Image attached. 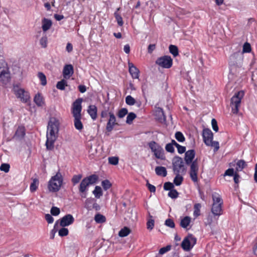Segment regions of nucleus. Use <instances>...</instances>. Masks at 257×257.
<instances>
[{
	"label": "nucleus",
	"instance_id": "obj_1",
	"mask_svg": "<svg viewBox=\"0 0 257 257\" xmlns=\"http://www.w3.org/2000/svg\"><path fill=\"white\" fill-rule=\"evenodd\" d=\"M59 131V124L58 121L50 120L48 122L47 132L46 148L49 150H52L54 148V143L57 138V134Z\"/></svg>",
	"mask_w": 257,
	"mask_h": 257
},
{
	"label": "nucleus",
	"instance_id": "obj_2",
	"mask_svg": "<svg viewBox=\"0 0 257 257\" xmlns=\"http://www.w3.org/2000/svg\"><path fill=\"white\" fill-rule=\"evenodd\" d=\"M82 102V98H79L77 99L72 104V113L74 117V124L75 128L79 131H81L83 128V125L81 121L82 110L81 103Z\"/></svg>",
	"mask_w": 257,
	"mask_h": 257
},
{
	"label": "nucleus",
	"instance_id": "obj_3",
	"mask_svg": "<svg viewBox=\"0 0 257 257\" xmlns=\"http://www.w3.org/2000/svg\"><path fill=\"white\" fill-rule=\"evenodd\" d=\"M98 179V176L96 175L93 174L84 178L81 180L78 186L79 194L81 198H86L89 187L94 184Z\"/></svg>",
	"mask_w": 257,
	"mask_h": 257
},
{
	"label": "nucleus",
	"instance_id": "obj_4",
	"mask_svg": "<svg viewBox=\"0 0 257 257\" xmlns=\"http://www.w3.org/2000/svg\"><path fill=\"white\" fill-rule=\"evenodd\" d=\"M63 182V178L61 174L58 172L56 174L53 176L48 184V189L50 192H56L58 191Z\"/></svg>",
	"mask_w": 257,
	"mask_h": 257
},
{
	"label": "nucleus",
	"instance_id": "obj_5",
	"mask_svg": "<svg viewBox=\"0 0 257 257\" xmlns=\"http://www.w3.org/2000/svg\"><path fill=\"white\" fill-rule=\"evenodd\" d=\"M243 91H240L235 93L231 98L230 106L233 113L236 114L238 111V107L240 106L241 100L243 97Z\"/></svg>",
	"mask_w": 257,
	"mask_h": 257
},
{
	"label": "nucleus",
	"instance_id": "obj_6",
	"mask_svg": "<svg viewBox=\"0 0 257 257\" xmlns=\"http://www.w3.org/2000/svg\"><path fill=\"white\" fill-rule=\"evenodd\" d=\"M213 203L212 204L211 212L215 216H220L222 213V205L223 200L220 197L213 196Z\"/></svg>",
	"mask_w": 257,
	"mask_h": 257
},
{
	"label": "nucleus",
	"instance_id": "obj_7",
	"mask_svg": "<svg viewBox=\"0 0 257 257\" xmlns=\"http://www.w3.org/2000/svg\"><path fill=\"white\" fill-rule=\"evenodd\" d=\"M196 238L191 234L185 237L182 241L181 246L185 251H190L196 243Z\"/></svg>",
	"mask_w": 257,
	"mask_h": 257
},
{
	"label": "nucleus",
	"instance_id": "obj_8",
	"mask_svg": "<svg viewBox=\"0 0 257 257\" xmlns=\"http://www.w3.org/2000/svg\"><path fill=\"white\" fill-rule=\"evenodd\" d=\"M173 170L175 174H180L185 171L182 159L179 156H175L172 160Z\"/></svg>",
	"mask_w": 257,
	"mask_h": 257
},
{
	"label": "nucleus",
	"instance_id": "obj_9",
	"mask_svg": "<svg viewBox=\"0 0 257 257\" xmlns=\"http://www.w3.org/2000/svg\"><path fill=\"white\" fill-rule=\"evenodd\" d=\"M10 74L7 64L4 61H0V79L4 83L9 81Z\"/></svg>",
	"mask_w": 257,
	"mask_h": 257
},
{
	"label": "nucleus",
	"instance_id": "obj_10",
	"mask_svg": "<svg viewBox=\"0 0 257 257\" xmlns=\"http://www.w3.org/2000/svg\"><path fill=\"white\" fill-rule=\"evenodd\" d=\"M190 165V169L189 171L190 177L193 182L194 183L198 182V173L199 171V165L197 160L196 159Z\"/></svg>",
	"mask_w": 257,
	"mask_h": 257
},
{
	"label": "nucleus",
	"instance_id": "obj_11",
	"mask_svg": "<svg viewBox=\"0 0 257 257\" xmlns=\"http://www.w3.org/2000/svg\"><path fill=\"white\" fill-rule=\"evenodd\" d=\"M156 64L164 68H170L172 67L173 60L169 56H164L158 58L156 61Z\"/></svg>",
	"mask_w": 257,
	"mask_h": 257
},
{
	"label": "nucleus",
	"instance_id": "obj_12",
	"mask_svg": "<svg viewBox=\"0 0 257 257\" xmlns=\"http://www.w3.org/2000/svg\"><path fill=\"white\" fill-rule=\"evenodd\" d=\"M59 221V226L65 227L72 224L74 222V218L71 214H68L58 220Z\"/></svg>",
	"mask_w": 257,
	"mask_h": 257
},
{
	"label": "nucleus",
	"instance_id": "obj_13",
	"mask_svg": "<svg viewBox=\"0 0 257 257\" xmlns=\"http://www.w3.org/2000/svg\"><path fill=\"white\" fill-rule=\"evenodd\" d=\"M202 137L203 141L206 145L211 144V141L213 140V134L209 128H204L203 130Z\"/></svg>",
	"mask_w": 257,
	"mask_h": 257
},
{
	"label": "nucleus",
	"instance_id": "obj_14",
	"mask_svg": "<svg viewBox=\"0 0 257 257\" xmlns=\"http://www.w3.org/2000/svg\"><path fill=\"white\" fill-rule=\"evenodd\" d=\"M16 96L21 99L23 102H27L30 99L29 93L23 89H19L15 91Z\"/></svg>",
	"mask_w": 257,
	"mask_h": 257
},
{
	"label": "nucleus",
	"instance_id": "obj_15",
	"mask_svg": "<svg viewBox=\"0 0 257 257\" xmlns=\"http://www.w3.org/2000/svg\"><path fill=\"white\" fill-rule=\"evenodd\" d=\"M109 118L107 123L106 130L107 132H110L113 128L115 125L117 124L116 122V118L114 114L112 112H109Z\"/></svg>",
	"mask_w": 257,
	"mask_h": 257
},
{
	"label": "nucleus",
	"instance_id": "obj_16",
	"mask_svg": "<svg viewBox=\"0 0 257 257\" xmlns=\"http://www.w3.org/2000/svg\"><path fill=\"white\" fill-rule=\"evenodd\" d=\"M195 152L194 150H190L185 153L184 160L186 165H189L194 161Z\"/></svg>",
	"mask_w": 257,
	"mask_h": 257
},
{
	"label": "nucleus",
	"instance_id": "obj_17",
	"mask_svg": "<svg viewBox=\"0 0 257 257\" xmlns=\"http://www.w3.org/2000/svg\"><path fill=\"white\" fill-rule=\"evenodd\" d=\"M74 73L73 67L71 64L65 65L63 70L64 78H69Z\"/></svg>",
	"mask_w": 257,
	"mask_h": 257
},
{
	"label": "nucleus",
	"instance_id": "obj_18",
	"mask_svg": "<svg viewBox=\"0 0 257 257\" xmlns=\"http://www.w3.org/2000/svg\"><path fill=\"white\" fill-rule=\"evenodd\" d=\"M26 134V130L24 126H19L13 138L16 140H21L23 139Z\"/></svg>",
	"mask_w": 257,
	"mask_h": 257
},
{
	"label": "nucleus",
	"instance_id": "obj_19",
	"mask_svg": "<svg viewBox=\"0 0 257 257\" xmlns=\"http://www.w3.org/2000/svg\"><path fill=\"white\" fill-rule=\"evenodd\" d=\"M129 72L132 77L134 79L138 78L139 77V70L132 63L128 62Z\"/></svg>",
	"mask_w": 257,
	"mask_h": 257
},
{
	"label": "nucleus",
	"instance_id": "obj_20",
	"mask_svg": "<svg viewBox=\"0 0 257 257\" xmlns=\"http://www.w3.org/2000/svg\"><path fill=\"white\" fill-rule=\"evenodd\" d=\"M87 112L93 120H95L97 116V107L94 105H90L88 106Z\"/></svg>",
	"mask_w": 257,
	"mask_h": 257
},
{
	"label": "nucleus",
	"instance_id": "obj_21",
	"mask_svg": "<svg viewBox=\"0 0 257 257\" xmlns=\"http://www.w3.org/2000/svg\"><path fill=\"white\" fill-rule=\"evenodd\" d=\"M42 28L44 32H46L49 30L52 25V21L46 18H44L42 20Z\"/></svg>",
	"mask_w": 257,
	"mask_h": 257
},
{
	"label": "nucleus",
	"instance_id": "obj_22",
	"mask_svg": "<svg viewBox=\"0 0 257 257\" xmlns=\"http://www.w3.org/2000/svg\"><path fill=\"white\" fill-rule=\"evenodd\" d=\"M155 115L157 117L159 120H162V119H165L166 117L164 115V111L161 107H156V109L154 112Z\"/></svg>",
	"mask_w": 257,
	"mask_h": 257
},
{
	"label": "nucleus",
	"instance_id": "obj_23",
	"mask_svg": "<svg viewBox=\"0 0 257 257\" xmlns=\"http://www.w3.org/2000/svg\"><path fill=\"white\" fill-rule=\"evenodd\" d=\"M155 172L157 175L166 177L167 175V171L164 167L157 166L155 168Z\"/></svg>",
	"mask_w": 257,
	"mask_h": 257
},
{
	"label": "nucleus",
	"instance_id": "obj_24",
	"mask_svg": "<svg viewBox=\"0 0 257 257\" xmlns=\"http://www.w3.org/2000/svg\"><path fill=\"white\" fill-rule=\"evenodd\" d=\"M154 153V155L155 157L158 158L161 160H165V157L164 156V151L162 147L160 148L156 151H155L153 152Z\"/></svg>",
	"mask_w": 257,
	"mask_h": 257
},
{
	"label": "nucleus",
	"instance_id": "obj_25",
	"mask_svg": "<svg viewBox=\"0 0 257 257\" xmlns=\"http://www.w3.org/2000/svg\"><path fill=\"white\" fill-rule=\"evenodd\" d=\"M34 101L38 106H42L44 104L43 97L40 93L36 94Z\"/></svg>",
	"mask_w": 257,
	"mask_h": 257
},
{
	"label": "nucleus",
	"instance_id": "obj_26",
	"mask_svg": "<svg viewBox=\"0 0 257 257\" xmlns=\"http://www.w3.org/2000/svg\"><path fill=\"white\" fill-rule=\"evenodd\" d=\"M95 199L93 198H88L86 199L85 201V207L88 210H92V206L93 203H94Z\"/></svg>",
	"mask_w": 257,
	"mask_h": 257
},
{
	"label": "nucleus",
	"instance_id": "obj_27",
	"mask_svg": "<svg viewBox=\"0 0 257 257\" xmlns=\"http://www.w3.org/2000/svg\"><path fill=\"white\" fill-rule=\"evenodd\" d=\"M191 222V218L189 216H185L181 219L180 226L184 228H186Z\"/></svg>",
	"mask_w": 257,
	"mask_h": 257
},
{
	"label": "nucleus",
	"instance_id": "obj_28",
	"mask_svg": "<svg viewBox=\"0 0 257 257\" xmlns=\"http://www.w3.org/2000/svg\"><path fill=\"white\" fill-rule=\"evenodd\" d=\"M92 193L96 198H99L103 195L102 189L101 187L98 186H96L95 187L94 190L92 191Z\"/></svg>",
	"mask_w": 257,
	"mask_h": 257
},
{
	"label": "nucleus",
	"instance_id": "obj_29",
	"mask_svg": "<svg viewBox=\"0 0 257 257\" xmlns=\"http://www.w3.org/2000/svg\"><path fill=\"white\" fill-rule=\"evenodd\" d=\"M119 9H120L119 8L117 9V11L114 13V17H115L116 21H117V24L119 26H122L123 24L122 18L121 16H120V15H119L117 13V11H119Z\"/></svg>",
	"mask_w": 257,
	"mask_h": 257
},
{
	"label": "nucleus",
	"instance_id": "obj_30",
	"mask_svg": "<svg viewBox=\"0 0 257 257\" xmlns=\"http://www.w3.org/2000/svg\"><path fill=\"white\" fill-rule=\"evenodd\" d=\"M131 232V230L127 227L122 228L118 232L120 237H125L128 235Z\"/></svg>",
	"mask_w": 257,
	"mask_h": 257
},
{
	"label": "nucleus",
	"instance_id": "obj_31",
	"mask_svg": "<svg viewBox=\"0 0 257 257\" xmlns=\"http://www.w3.org/2000/svg\"><path fill=\"white\" fill-rule=\"evenodd\" d=\"M175 174L176 177L174 179L173 183L175 184L176 186H179L182 184L183 181V177L180 175L179 174Z\"/></svg>",
	"mask_w": 257,
	"mask_h": 257
},
{
	"label": "nucleus",
	"instance_id": "obj_32",
	"mask_svg": "<svg viewBox=\"0 0 257 257\" xmlns=\"http://www.w3.org/2000/svg\"><path fill=\"white\" fill-rule=\"evenodd\" d=\"M149 216L150 218L147 221V226L148 229L151 230L154 227L155 221L153 219V216L150 214V213H149Z\"/></svg>",
	"mask_w": 257,
	"mask_h": 257
},
{
	"label": "nucleus",
	"instance_id": "obj_33",
	"mask_svg": "<svg viewBox=\"0 0 257 257\" xmlns=\"http://www.w3.org/2000/svg\"><path fill=\"white\" fill-rule=\"evenodd\" d=\"M39 184V180L38 179L35 178L33 180V182L31 183L30 185V191L32 192H34L36 191L38 188Z\"/></svg>",
	"mask_w": 257,
	"mask_h": 257
},
{
	"label": "nucleus",
	"instance_id": "obj_34",
	"mask_svg": "<svg viewBox=\"0 0 257 257\" xmlns=\"http://www.w3.org/2000/svg\"><path fill=\"white\" fill-rule=\"evenodd\" d=\"M246 166L245 162L243 160L238 161L236 163V170L237 171H241Z\"/></svg>",
	"mask_w": 257,
	"mask_h": 257
},
{
	"label": "nucleus",
	"instance_id": "obj_35",
	"mask_svg": "<svg viewBox=\"0 0 257 257\" xmlns=\"http://www.w3.org/2000/svg\"><path fill=\"white\" fill-rule=\"evenodd\" d=\"M94 220L97 223H101L105 222L106 218L103 215L97 214L94 217Z\"/></svg>",
	"mask_w": 257,
	"mask_h": 257
},
{
	"label": "nucleus",
	"instance_id": "obj_36",
	"mask_svg": "<svg viewBox=\"0 0 257 257\" xmlns=\"http://www.w3.org/2000/svg\"><path fill=\"white\" fill-rule=\"evenodd\" d=\"M201 205L200 203H196L194 206L193 215L195 217H198L200 215V208Z\"/></svg>",
	"mask_w": 257,
	"mask_h": 257
},
{
	"label": "nucleus",
	"instance_id": "obj_37",
	"mask_svg": "<svg viewBox=\"0 0 257 257\" xmlns=\"http://www.w3.org/2000/svg\"><path fill=\"white\" fill-rule=\"evenodd\" d=\"M149 147L153 152L156 151L161 147L155 141H151L148 144Z\"/></svg>",
	"mask_w": 257,
	"mask_h": 257
},
{
	"label": "nucleus",
	"instance_id": "obj_38",
	"mask_svg": "<svg viewBox=\"0 0 257 257\" xmlns=\"http://www.w3.org/2000/svg\"><path fill=\"white\" fill-rule=\"evenodd\" d=\"M67 82L65 80L62 79L60 81H58L56 84V87L57 89L63 90L65 89V86H67Z\"/></svg>",
	"mask_w": 257,
	"mask_h": 257
},
{
	"label": "nucleus",
	"instance_id": "obj_39",
	"mask_svg": "<svg viewBox=\"0 0 257 257\" xmlns=\"http://www.w3.org/2000/svg\"><path fill=\"white\" fill-rule=\"evenodd\" d=\"M170 52L174 56L176 57L178 55V47L173 45H171L169 46Z\"/></svg>",
	"mask_w": 257,
	"mask_h": 257
},
{
	"label": "nucleus",
	"instance_id": "obj_40",
	"mask_svg": "<svg viewBox=\"0 0 257 257\" xmlns=\"http://www.w3.org/2000/svg\"><path fill=\"white\" fill-rule=\"evenodd\" d=\"M59 228V224H58V220H57L54 226L53 229L51 230L50 232V238L53 239H54L55 237V233L57 232Z\"/></svg>",
	"mask_w": 257,
	"mask_h": 257
},
{
	"label": "nucleus",
	"instance_id": "obj_41",
	"mask_svg": "<svg viewBox=\"0 0 257 257\" xmlns=\"http://www.w3.org/2000/svg\"><path fill=\"white\" fill-rule=\"evenodd\" d=\"M137 115L134 112H130L128 114L126 117V122L127 124H131L133 121V120L136 118Z\"/></svg>",
	"mask_w": 257,
	"mask_h": 257
},
{
	"label": "nucleus",
	"instance_id": "obj_42",
	"mask_svg": "<svg viewBox=\"0 0 257 257\" xmlns=\"http://www.w3.org/2000/svg\"><path fill=\"white\" fill-rule=\"evenodd\" d=\"M82 177L81 174L75 175L73 176L71 179V182L73 185H75L78 183Z\"/></svg>",
	"mask_w": 257,
	"mask_h": 257
},
{
	"label": "nucleus",
	"instance_id": "obj_43",
	"mask_svg": "<svg viewBox=\"0 0 257 257\" xmlns=\"http://www.w3.org/2000/svg\"><path fill=\"white\" fill-rule=\"evenodd\" d=\"M171 249V245H168L166 246L165 247H162L160 249L158 255H157L156 256H158L159 255H163L164 253H166L167 252L170 250Z\"/></svg>",
	"mask_w": 257,
	"mask_h": 257
},
{
	"label": "nucleus",
	"instance_id": "obj_44",
	"mask_svg": "<svg viewBox=\"0 0 257 257\" xmlns=\"http://www.w3.org/2000/svg\"><path fill=\"white\" fill-rule=\"evenodd\" d=\"M101 185L104 190H107L111 187L112 184L108 180L106 179L102 181Z\"/></svg>",
	"mask_w": 257,
	"mask_h": 257
},
{
	"label": "nucleus",
	"instance_id": "obj_45",
	"mask_svg": "<svg viewBox=\"0 0 257 257\" xmlns=\"http://www.w3.org/2000/svg\"><path fill=\"white\" fill-rule=\"evenodd\" d=\"M176 139L179 142H184L185 138L183 134L180 132H177L175 135Z\"/></svg>",
	"mask_w": 257,
	"mask_h": 257
},
{
	"label": "nucleus",
	"instance_id": "obj_46",
	"mask_svg": "<svg viewBox=\"0 0 257 257\" xmlns=\"http://www.w3.org/2000/svg\"><path fill=\"white\" fill-rule=\"evenodd\" d=\"M38 77L41 81V83L42 85L44 86L47 84L46 77L45 74L42 72L38 73Z\"/></svg>",
	"mask_w": 257,
	"mask_h": 257
},
{
	"label": "nucleus",
	"instance_id": "obj_47",
	"mask_svg": "<svg viewBox=\"0 0 257 257\" xmlns=\"http://www.w3.org/2000/svg\"><path fill=\"white\" fill-rule=\"evenodd\" d=\"M125 102L127 105H133L136 103V101L132 96L128 95L125 97Z\"/></svg>",
	"mask_w": 257,
	"mask_h": 257
},
{
	"label": "nucleus",
	"instance_id": "obj_48",
	"mask_svg": "<svg viewBox=\"0 0 257 257\" xmlns=\"http://www.w3.org/2000/svg\"><path fill=\"white\" fill-rule=\"evenodd\" d=\"M48 39L45 35L43 36L40 40V44L42 48H45L47 47Z\"/></svg>",
	"mask_w": 257,
	"mask_h": 257
},
{
	"label": "nucleus",
	"instance_id": "obj_49",
	"mask_svg": "<svg viewBox=\"0 0 257 257\" xmlns=\"http://www.w3.org/2000/svg\"><path fill=\"white\" fill-rule=\"evenodd\" d=\"M168 196L172 199H176L178 197L179 193L176 189H172L168 193Z\"/></svg>",
	"mask_w": 257,
	"mask_h": 257
},
{
	"label": "nucleus",
	"instance_id": "obj_50",
	"mask_svg": "<svg viewBox=\"0 0 257 257\" xmlns=\"http://www.w3.org/2000/svg\"><path fill=\"white\" fill-rule=\"evenodd\" d=\"M251 51L250 44L248 42H245L243 45L242 52L249 53Z\"/></svg>",
	"mask_w": 257,
	"mask_h": 257
},
{
	"label": "nucleus",
	"instance_id": "obj_51",
	"mask_svg": "<svg viewBox=\"0 0 257 257\" xmlns=\"http://www.w3.org/2000/svg\"><path fill=\"white\" fill-rule=\"evenodd\" d=\"M68 233V229L64 227H62V228L58 230L59 235L62 237L67 235Z\"/></svg>",
	"mask_w": 257,
	"mask_h": 257
},
{
	"label": "nucleus",
	"instance_id": "obj_52",
	"mask_svg": "<svg viewBox=\"0 0 257 257\" xmlns=\"http://www.w3.org/2000/svg\"><path fill=\"white\" fill-rule=\"evenodd\" d=\"M127 113V109L125 108H122L118 111L117 116L119 118H123Z\"/></svg>",
	"mask_w": 257,
	"mask_h": 257
},
{
	"label": "nucleus",
	"instance_id": "obj_53",
	"mask_svg": "<svg viewBox=\"0 0 257 257\" xmlns=\"http://www.w3.org/2000/svg\"><path fill=\"white\" fill-rule=\"evenodd\" d=\"M174 188V186L173 183H171L170 182H167L164 183V189L165 190H169L173 189Z\"/></svg>",
	"mask_w": 257,
	"mask_h": 257
},
{
	"label": "nucleus",
	"instance_id": "obj_54",
	"mask_svg": "<svg viewBox=\"0 0 257 257\" xmlns=\"http://www.w3.org/2000/svg\"><path fill=\"white\" fill-rule=\"evenodd\" d=\"M50 212L52 215L57 216L60 214V210L59 208L53 206L51 208Z\"/></svg>",
	"mask_w": 257,
	"mask_h": 257
},
{
	"label": "nucleus",
	"instance_id": "obj_55",
	"mask_svg": "<svg viewBox=\"0 0 257 257\" xmlns=\"http://www.w3.org/2000/svg\"><path fill=\"white\" fill-rule=\"evenodd\" d=\"M108 162L109 164L116 165L118 163V158L116 157H111L108 158Z\"/></svg>",
	"mask_w": 257,
	"mask_h": 257
},
{
	"label": "nucleus",
	"instance_id": "obj_56",
	"mask_svg": "<svg viewBox=\"0 0 257 257\" xmlns=\"http://www.w3.org/2000/svg\"><path fill=\"white\" fill-rule=\"evenodd\" d=\"M10 166L8 164L3 163L1 165L0 167V170L1 171H4L6 173H7L10 170Z\"/></svg>",
	"mask_w": 257,
	"mask_h": 257
},
{
	"label": "nucleus",
	"instance_id": "obj_57",
	"mask_svg": "<svg viewBox=\"0 0 257 257\" xmlns=\"http://www.w3.org/2000/svg\"><path fill=\"white\" fill-rule=\"evenodd\" d=\"M165 224L166 226H167L170 228H174L175 226L173 220L172 219H170V218H168L166 220Z\"/></svg>",
	"mask_w": 257,
	"mask_h": 257
},
{
	"label": "nucleus",
	"instance_id": "obj_58",
	"mask_svg": "<svg viewBox=\"0 0 257 257\" xmlns=\"http://www.w3.org/2000/svg\"><path fill=\"white\" fill-rule=\"evenodd\" d=\"M165 149L168 152L173 153L175 152L174 147L171 143L167 144L165 146Z\"/></svg>",
	"mask_w": 257,
	"mask_h": 257
},
{
	"label": "nucleus",
	"instance_id": "obj_59",
	"mask_svg": "<svg viewBox=\"0 0 257 257\" xmlns=\"http://www.w3.org/2000/svg\"><path fill=\"white\" fill-rule=\"evenodd\" d=\"M208 146H211L214 147V152L218 150L219 148V144L218 142L216 141H211V144L207 145Z\"/></svg>",
	"mask_w": 257,
	"mask_h": 257
},
{
	"label": "nucleus",
	"instance_id": "obj_60",
	"mask_svg": "<svg viewBox=\"0 0 257 257\" xmlns=\"http://www.w3.org/2000/svg\"><path fill=\"white\" fill-rule=\"evenodd\" d=\"M211 124H212V126L213 130L216 132H218V127L217 125V122L215 118H213L212 119Z\"/></svg>",
	"mask_w": 257,
	"mask_h": 257
},
{
	"label": "nucleus",
	"instance_id": "obj_61",
	"mask_svg": "<svg viewBox=\"0 0 257 257\" xmlns=\"http://www.w3.org/2000/svg\"><path fill=\"white\" fill-rule=\"evenodd\" d=\"M234 174V169L232 168H229L225 171L224 176H232Z\"/></svg>",
	"mask_w": 257,
	"mask_h": 257
},
{
	"label": "nucleus",
	"instance_id": "obj_62",
	"mask_svg": "<svg viewBox=\"0 0 257 257\" xmlns=\"http://www.w3.org/2000/svg\"><path fill=\"white\" fill-rule=\"evenodd\" d=\"M45 218L48 223H52L54 221L53 217L49 214H46Z\"/></svg>",
	"mask_w": 257,
	"mask_h": 257
},
{
	"label": "nucleus",
	"instance_id": "obj_63",
	"mask_svg": "<svg viewBox=\"0 0 257 257\" xmlns=\"http://www.w3.org/2000/svg\"><path fill=\"white\" fill-rule=\"evenodd\" d=\"M177 148L178 152L179 154H183V153L186 152V147H185L179 145L178 146H177Z\"/></svg>",
	"mask_w": 257,
	"mask_h": 257
},
{
	"label": "nucleus",
	"instance_id": "obj_64",
	"mask_svg": "<svg viewBox=\"0 0 257 257\" xmlns=\"http://www.w3.org/2000/svg\"><path fill=\"white\" fill-rule=\"evenodd\" d=\"M156 49V44H150L148 47V53L151 54Z\"/></svg>",
	"mask_w": 257,
	"mask_h": 257
}]
</instances>
